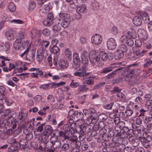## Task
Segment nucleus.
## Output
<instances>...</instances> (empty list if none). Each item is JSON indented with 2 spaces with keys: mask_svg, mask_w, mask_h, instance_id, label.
Listing matches in <instances>:
<instances>
[{
  "mask_svg": "<svg viewBox=\"0 0 152 152\" xmlns=\"http://www.w3.org/2000/svg\"><path fill=\"white\" fill-rule=\"evenodd\" d=\"M0 102L1 103V100H2L3 103H6V104L8 106H10L12 104V101L9 99L7 98H0Z\"/></svg>",
  "mask_w": 152,
  "mask_h": 152,
  "instance_id": "40",
  "label": "nucleus"
},
{
  "mask_svg": "<svg viewBox=\"0 0 152 152\" xmlns=\"http://www.w3.org/2000/svg\"><path fill=\"white\" fill-rule=\"evenodd\" d=\"M119 145H118L117 148H118L117 150H124V152H125L127 150V149H129V148L127 147L126 148L125 147V145L123 143H118Z\"/></svg>",
  "mask_w": 152,
  "mask_h": 152,
  "instance_id": "38",
  "label": "nucleus"
},
{
  "mask_svg": "<svg viewBox=\"0 0 152 152\" xmlns=\"http://www.w3.org/2000/svg\"><path fill=\"white\" fill-rule=\"evenodd\" d=\"M125 113L126 114L127 116H130L133 113V111L129 107H127Z\"/></svg>",
  "mask_w": 152,
  "mask_h": 152,
  "instance_id": "54",
  "label": "nucleus"
},
{
  "mask_svg": "<svg viewBox=\"0 0 152 152\" xmlns=\"http://www.w3.org/2000/svg\"><path fill=\"white\" fill-rule=\"evenodd\" d=\"M26 34L24 31H20L18 33H16V38L17 40L22 41L26 37Z\"/></svg>",
  "mask_w": 152,
  "mask_h": 152,
  "instance_id": "20",
  "label": "nucleus"
},
{
  "mask_svg": "<svg viewBox=\"0 0 152 152\" xmlns=\"http://www.w3.org/2000/svg\"><path fill=\"white\" fill-rule=\"evenodd\" d=\"M87 121H88V124H96L98 121V115L97 113H94L91 115L89 117H88Z\"/></svg>",
  "mask_w": 152,
  "mask_h": 152,
  "instance_id": "12",
  "label": "nucleus"
},
{
  "mask_svg": "<svg viewBox=\"0 0 152 152\" xmlns=\"http://www.w3.org/2000/svg\"><path fill=\"white\" fill-rule=\"evenodd\" d=\"M99 57L103 61H106L107 59L111 60L113 58V56H109L103 51H102L100 53Z\"/></svg>",
  "mask_w": 152,
  "mask_h": 152,
  "instance_id": "16",
  "label": "nucleus"
},
{
  "mask_svg": "<svg viewBox=\"0 0 152 152\" xmlns=\"http://www.w3.org/2000/svg\"><path fill=\"white\" fill-rule=\"evenodd\" d=\"M118 74H124L125 73L126 71V68L124 67H120L117 69Z\"/></svg>",
  "mask_w": 152,
  "mask_h": 152,
  "instance_id": "64",
  "label": "nucleus"
},
{
  "mask_svg": "<svg viewBox=\"0 0 152 152\" xmlns=\"http://www.w3.org/2000/svg\"><path fill=\"white\" fill-rule=\"evenodd\" d=\"M151 101L148 100L146 102L145 106L147 108V110H151L152 109V105H151Z\"/></svg>",
  "mask_w": 152,
  "mask_h": 152,
  "instance_id": "49",
  "label": "nucleus"
},
{
  "mask_svg": "<svg viewBox=\"0 0 152 152\" xmlns=\"http://www.w3.org/2000/svg\"><path fill=\"white\" fill-rule=\"evenodd\" d=\"M72 130L70 129V131L69 132H65V133L66 134H67V139H68L70 141L74 143L77 140V137L75 135V133L77 132L76 130V131H74V132Z\"/></svg>",
  "mask_w": 152,
  "mask_h": 152,
  "instance_id": "8",
  "label": "nucleus"
},
{
  "mask_svg": "<svg viewBox=\"0 0 152 152\" xmlns=\"http://www.w3.org/2000/svg\"><path fill=\"white\" fill-rule=\"evenodd\" d=\"M107 47L109 50H113L115 49L117 45L115 39L113 38H110L107 41Z\"/></svg>",
  "mask_w": 152,
  "mask_h": 152,
  "instance_id": "9",
  "label": "nucleus"
},
{
  "mask_svg": "<svg viewBox=\"0 0 152 152\" xmlns=\"http://www.w3.org/2000/svg\"><path fill=\"white\" fill-rule=\"evenodd\" d=\"M122 140L123 138L120 137L119 133H118L113 138L112 141L116 143H120V142Z\"/></svg>",
  "mask_w": 152,
  "mask_h": 152,
  "instance_id": "32",
  "label": "nucleus"
},
{
  "mask_svg": "<svg viewBox=\"0 0 152 152\" xmlns=\"http://www.w3.org/2000/svg\"><path fill=\"white\" fill-rule=\"evenodd\" d=\"M129 140L130 143L134 147L137 146L140 144V140L138 139L135 138L133 137H129Z\"/></svg>",
  "mask_w": 152,
  "mask_h": 152,
  "instance_id": "22",
  "label": "nucleus"
},
{
  "mask_svg": "<svg viewBox=\"0 0 152 152\" xmlns=\"http://www.w3.org/2000/svg\"><path fill=\"white\" fill-rule=\"evenodd\" d=\"M44 132L43 133L49 135L51 134L53 131V129L52 127L50 125H45L44 127Z\"/></svg>",
  "mask_w": 152,
  "mask_h": 152,
  "instance_id": "24",
  "label": "nucleus"
},
{
  "mask_svg": "<svg viewBox=\"0 0 152 152\" xmlns=\"http://www.w3.org/2000/svg\"><path fill=\"white\" fill-rule=\"evenodd\" d=\"M114 67L112 66L105 67L103 69L101 73L106 74L114 70Z\"/></svg>",
  "mask_w": 152,
  "mask_h": 152,
  "instance_id": "35",
  "label": "nucleus"
},
{
  "mask_svg": "<svg viewBox=\"0 0 152 152\" xmlns=\"http://www.w3.org/2000/svg\"><path fill=\"white\" fill-rule=\"evenodd\" d=\"M140 71V70L138 69H126V72H127V74L126 76L127 78L130 79L135 74H136L137 72Z\"/></svg>",
  "mask_w": 152,
  "mask_h": 152,
  "instance_id": "14",
  "label": "nucleus"
},
{
  "mask_svg": "<svg viewBox=\"0 0 152 152\" xmlns=\"http://www.w3.org/2000/svg\"><path fill=\"white\" fill-rule=\"evenodd\" d=\"M139 14L142 18L143 20L145 22V23L150 20L148 14L146 12L144 11L140 12Z\"/></svg>",
  "mask_w": 152,
  "mask_h": 152,
  "instance_id": "26",
  "label": "nucleus"
},
{
  "mask_svg": "<svg viewBox=\"0 0 152 152\" xmlns=\"http://www.w3.org/2000/svg\"><path fill=\"white\" fill-rule=\"evenodd\" d=\"M36 3L34 1H30L28 3V8L30 10H33L36 7Z\"/></svg>",
  "mask_w": 152,
  "mask_h": 152,
  "instance_id": "43",
  "label": "nucleus"
},
{
  "mask_svg": "<svg viewBox=\"0 0 152 152\" xmlns=\"http://www.w3.org/2000/svg\"><path fill=\"white\" fill-rule=\"evenodd\" d=\"M49 136V135H48L45 133H43L41 134V141H46V142H48V140Z\"/></svg>",
  "mask_w": 152,
  "mask_h": 152,
  "instance_id": "48",
  "label": "nucleus"
},
{
  "mask_svg": "<svg viewBox=\"0 0 152 152\" xmlns=\"http://www.w3.org/2000/svg\"><path fill=\"white\" fill-rule=\"evenodd\" d=\"M98 118L101 121L103 122L107 119V116L104 113H102L99 115Z\"/></svg>",
  "mask_w": 152,
  "mask_h": 152,
  "instance_id": "47",
  "label": "nucleus"
},
{
  "mask_svg": "<svg viewBox=\"0 0 152 152\" xmlns=\"http://www.w3.org/2000/svg\"><path fill=\"white\" fill-rule=\"evenodd\" d=\"M42 33L44 36L48 37L50 34V31L48 29L46 28L42 30Z\"/></svg>",
  "mask_w": 152,
  "mask_h": 152,
  "instance_id": "53",
  "label": "nucleus"
},
{
  "mask_svg": "<svg viewBox=\"0 0 152 152\" xmlns=\"http://www.w3.org/2000/svg\"><path fill=\"white\" fill-rule=\"evenodd\" d=\"M124 55V53L118 49L115 52L114 56L116 59L118 60L123 58Z\"/></svg>",
  "mask_w": 152,
  "mask_h": 152,
  "instance_id": "28",
  "label": "nucleus"
},
{
  "mask_svg": "<svg viewBox=\"0 0 152 152\" xmlns=\"http://www.w3.org/2000/svg\"><path fill=\"white\" fill-rule=\"evenodd\" d=\"M75 69H77V71L79 72L80 73H81V74L83 77L88 75L89 74V73L88 74L87 73L86 69L84 67L82 66L80 67L79 66L77 68Z\"/></svg>",
  "mask_w": 152,
  "mask_h": 152,
  "instance_id": "29",
  "label": "nucleus"
},
{
  "mask_svg": "<svg viewBox=\"0 0 152 152\" xmlns=\"http://www.w3.org/2000/svg\"><path fill=\"white\" fill-rule=\"evenodd\" d=\"M20 139L18 137L17 138H10L8 139V143L11 145L8 149L9 152H18V150L20 148L19 143V141H20Z\"/></svg>",
  "mask_w": 152,
  "mask_h": 152,
  "instance_id": "1",
  "label": "nucleus"
},
{
  "mask_svg": "<svg viewBox=\"0 0 152 152\" xmlns=\"http://www.w3.org/2000/svg\"><path fill=\"white\" fill-rule=\"evenodd\" d=\"M80 131L79 134L82 136L85 135L87 133V127L85 124H83L79 126Z\"/></svg>",
  "mask_w": 152,
  "mask_h": 152,
  "instance_id": "27",
  "label": "nucleus"
},
{
  "mask_svg": "<svg viewBox=\"0 0 152 152\" xmlns=\"http://www.w3.org/2000/svg\"><path fill=\"white\" fill-rule=\"evenodd\" d=\"M76 114L77 115L76 121H77L80 120H82L83 119L84 115L82 112H78L77 111V113H76Z\"/></svg>",
  "mask_w": 152,
  "mask_h": 152,
  "instance_id": "50",
  "label": "nucleus"
},
{
  "mask_svg": "<svg viewBox=\"0 0 152 152\" xmlns=\"http://www.w3.org/2000/svg\"><path fill=\"white\" fill-rule=\"evenodd\" d=\"M69 147V144L65 143L62 145L60 148V149L67 151Z\"/></svg>",
  "mask_w": 152,
  "mask_h": 152,
  "instance_id": "61",
  "label": "nucleus"
},
{
  "mask_svg": "<svg viewBox=\"0 0 152 152\" xmlns=\"http://www.w3.org/2000/svg\"><path fill=\"white\" fill-rule=\"evenodd\" d=\"M77 111H75L74 110L71 109L69 112V115L72 116L73 118L76 121V113Z\"/></svg>",
  "mask_w": 152,
  "mask_h": 152,
  "instance_id": "41",
  "label": "nucleus"
},
{
  "mask_svg": "<svg viewBox=\"0 0 152 152\" xmlns=\"http://www.w3.org/2000/svg\"><path fill=\"white\" fill-rule=\"evenodd\" d=\"M114 103L113 102L110 104H105L104 105L103 107L104 108L107 110H110L112 108Z\"/></svg>",
  "mask_w": 152,
  "mask_h": 152,
  "instance_id": "55",
  "label": "nucleus"
},
{
  "mask_svg": "<svg viewBox=\"0 0 152 152\" xmlns=\"http://www.w3.org/2000/svg\"><path fill=\"white\" fill-rule=\"evenodd\" d=\"M133 22L135 25L140 26L142 23V20L140 17L138 16H135L133 18Z\"/></svg>",
  "mask_w": 152,
  "mask_h": 152,
  "instance_id": "19",
  "label": "nucleus"
},
{
  "mask_svg": "<svg viewBox=\"0 0 152 152\" xmlns=\"http://www.w3.org/2000/svg\"><path fill=\"white\" fill-rule=\"evenodd\" d=\"M81 58H89L90 55L89 53L86 51H84L82 53L81 56Z\"/></svg>",
  "mask_w": 152,
  "mask_h": 152,
  "instance_id": "62",
  "label": "nucleus"
},
{
  "mask_svg": "<svg viewBox=\"0 0 152 152\" xmlns=\"http://www.w3.org/2000/svg\"><path fill=\"white\" fill-rule=\"evenodd\" d=\"M8 7L9 10L11 12H14L16 9L14 4L12 2H10L9 3Z\"/></svg>",
  "mask_w": 152,
  "mask_h": 152,
  "instance_id": "42",
  "label": "nucleus"
},
{
  "mask_svg": "<svg viewBox=\"0 0 152 152\" xmlns=\"http://www.w3.org/2000/svg\"><path fill=\"white\" fill-rule=\"evenodd\" d=\"M27 114L26 113L21 112V113L19 114L18 118L20 120L24 122L27 118Z\"/></svg>",
  "mask_w": 152,
  "mask_h": 152,
  "instance_id": "39",
  "label": "nucleus"
},
{
  "mask_svg": "<svg viewBox=\"0 0 152 152\" xmlns=\"http://www.w3.org/2000/svg\"><path fill=\"white\" fill-rule=\"evenodd\" d=\"M118 50L122 51L124 53L127 51V47L126 45L123 44L120 45Z\"/></svg>",
  "mask_w": 152,
  "mask_h": 152,
  "instance_id": "59",
  "label": "nucleus"
},
{
  "mask_svg": "<svg viewBox=\"0 0 152 152\" xmlns=\"http://www.w3.org/2000/svg\"><path fill=\"white\" fill-rule=\"evenodd\" d=\"M65 84V83L64 82H61L57 83L53 82L48 83V84H43L41 85L39 87V88L44 90H47L50 89V88H56L59 87L61 86L64 85Z\"/></svg>",
  "mask_w": 152,
  "mask_h": 152,
  "instance_id": "3",
  "label": "nucleus"
},
{
  "mask_svg": "<svg viewBox=\"0 0 152 152\" xmlns=\"http://www.w3.org/2000/svg\"><path fill=\"white\" fill-rule=\"evenodd\" d=\"M99 54L95 51L91 52L90 55L89 60L90 62L93 64H94L100 61Z\"/></svg>",
  "mask_w": 152,
  "mask_h": 152,
  "instance_id": "5",
  "label": "nucleus"
},
{
  "mask_svg": "<svg viewBox=\"0 0 152 152\" xmlns=\"http://www.w3.org/2000/svg\"><path fill=\"white\" fill-rule=\"evenodd\" d=\"M51 136L52 139L54 138L55 139L53 140H52L50 142L51 144V147H53L54 150V149L59 148L60 147L61 145V142L60 140H58L57 137L55 136L54 134H53V136Z\"/></svg>",
  "mask_w": 152,
  "mask_h": 152,
  "instance_id": "6",
  "label": "nucleus"
},
{
  "mask_svg": "<svg viewBox=\"0 0 152 152\" xmlns=\"http://www.w3.org/2000/svg\"><path fill=\"white\" fill-rule=\"evenodd\" d=\"M88 89V88L84 85H79L78 88V90L79 92H86Z\"/></svg>",
  "mask_w": 152,
  "mask_h": 152,
  "instance_id": "44",
  "label": "nucleus"
},
{
  "mask_svg": "<svg viewBox=\"0 0 152 152\" xmlns=\"http://www.w3.org/2000/svg\"><path fill=\"white\" fill-rule=\"evenodd\" d=\"M73 59L75 64L73 67L74 68H77L79 67L80 64V58L77 53H75L73 54Z\"/></svg>",
  "mask_w": 152,
  "mask_h": 152,
  "instance_id": "13",
  "label": "nucleus"
},
{
  "mask_svg": "<svg viewBox=\"0 0 152 152\" xmlns=\"http://www.w3.org/2000/svg\"><path fill=\"white\" fill-rule=\"evenodd\" d=\"M70 86L72 88H75L79 86V83L77 82H74L73 80H72L70 84Z\"/></svg>",
  "mask_w": 152,
  "mask_h": 152,
  "instance_id": "63",
  "label": "nucleus"
},
{
  "mask_svg": "<svg viewBox=\"0 0 152 152\" xmlns=\"http://www.w3.org/2000/svg\"><path fill=\"white\" fill-rule=\"evenodd\" d=\"M142 118L139 116L137 117L136 118L135 120V122L136 124L137 125L140 126V125L142 124Z\"/></svg>",
  "mask_w": 152,
  "mask_h": 152,
  "instance_id": "60",
  "label": "nucleus"
},
{
  "mask_svg": "<svg viewBox=\"0 0 152 152\" xmlns=\"http://www.w3.org/2000/svg\"><path fill=\"white\" fill-rule=\"evenodd\" d=\"M5 35L8 40L12 41L16 38V31L12 29L8 30L5 31Z\"/></svg>",
  "mask_w": 152,
  "mask_h": 152,
  "instance_id": "4",
  "label": "nucleus"
},
{
  "mask_svg": "<svg viewBox=\"0 0 152 152\" xmlns=\"http://www.w3.org/2000/svg\"><path fill=\"white\" fill-rule=\"evenodd\" d=\"M22 46L24 48H26L27 50H29L31 47L30 45L29 44V42L28 40L24 41Z\"/></svg>",
  "mask_w": 152,
  "mask_h": 152,
  "instance_id": "51",
  "label": "nucleus"
},
{
  "mask_svg": "<svg viewBox=\"0 0 152 152\" xmlns=\"http://www.w3.org/2000/svg\"><path fill=\"white\" fill-rule=\"evenodd\" d=\"M132 128L133 129H135L134 130H133V133L134 134H138L139 133H141V132L142 131L141 129H140L139 127H137L136 125L133 124L132 126Z\"/></svg>",
  "mask_w": 152,
  "mask_h": 152,
  "instance_id": "34",
  "label": "nucleus"
},
{
  "mask_svg": "<svg viewBox=\"0 0 152 152\" xmlns=\"http://www.w3.org/2000/svg\"><path fill=\"white\" fill-rule=\"evenodd\" d=\"M10 23L14 24H21L23 23V21L20 19H13L11 21Z\"/></svg>",
  "mask_w": 152,
  "mask_h": 152,
  "instance_id": "57",
  "label": "nucleus"
},
{
  "mask_svg": "<svg viewBox=\"0 0 152 152\" xmlns=\"http://www.w3.org/2000/svg\"><path fill=\"white\" fill-rule=\"evenodd\" d=\"M86 6L85 4H82L76 6V12L78 13H83L86 11Z\"/></svg>",
  "mask_w": 152,
  "mask_h": 152,
  "instance_id": "18",
  "label": "nucleus"
},
{
  "mask_svg": "<svg viewBox=\"0 0 152 152\" xmlns=\"http://www.w3.org/2000/svg\"><path fill=\"white\" fill-rule=\"evenodd\" d=\"M70 17V16L68 14L60 13H59V17H57L55 20L56 21L60 22V21H63L66 19H69Z\"/></svg>",
  "mask_w": 152,
  "mask_h": 152,
  "instance_id": "15",
  "label": "nucleus"
},
{
  "mask_svg": "<svg viewBox=\"0 0 152 152\" xmlns=\"http://www.w3.org/2000/svg\"><path fill=\"white\" fill-rule=\"evenodd\" d=\"M11 112V110L10 109L4 110L3 109V106L2 103L0 102V117L1 118H4L5 117L8 115Z\"/></svg>",
  "mask_w": 152,
  "mask_h": 152,
  "instance_id": "11",
  "label": "nucleus"
},
{
  "mask_svg": "<svg viewBox=\"0 0 152 152\" xmlns=\"http://www.w3.org/2000/svg\"><path fill=\"white\" fill-rule=\"evenodd\" d=\"M48 143L46 141H41L39 144V146L38 145L37 143L36 142H34L32 143L31 145H33L34 146V148L36 149H39L40 150L43 151L44 149H46L47 148V144Z\"/></svg>",
  "mask_w": 152,
  "mask_h": 152,
  "instance_id": "10",
  "label": "nucleus"
},
{
  "mask_svg": "<svg viewBox=\"0 0 152 152\" xmlns=\"http://www.w3.org/2000/svg\"><path fill=\"white\" fill-rule=\"evenodd\" d=\"M69 23L70 21L69 19H66L63 20V21L61 23V25L64 28H66L69 26Z\"/></svg>",
  "mask_w": 152,
  "mask_h": 152,
  "instance_id": "37",
  "label": "nucleus"
},
{
  "mask_svg": "<svg viewBox=\"0 0 152 152\" xmlns=\"http://www.w3.org/2000/svg\"><path fill=\"white\" fill-rule=\"evenodd\" d=\"M35 52L34 50L29 51L28 52L26 59L29 61H33L34 60V57L35 55Z\"/></svg>",
  "mask_w": 152,
  "mask_h": 152,
  "instance_id": "17",
  "label": "nucleus"
},
{
  "mask_svg": "<svg viewBox=\"0 0 152 152\" xmlns=\"http://www.w3.org/2000/svg\"><path fill=\"white\" fill-rule=\"evenodd\" d=\"M58 64L59 66L62 68H66L69 66V64L66 60H59Z\"/></svg>",
  "mask_w": 152,
  "mask_h": 152,
  "instance_id": "21",
  "label": "nucleus"
},
{
  "mask_svg": "<svg viewBox=\"0 0 152 152\" xmlns=\"http://www.w3.org/2000/svg\"><path fill=\"white\" fill-rule=\"evenodd\" d=\"M56 23L53 26L52 30L53 32L57 34L61 29L60 22L56 21Z\"/></svg>",
  "mask_w": 152,
  "mask_h": 152,
  "instance_id": "23",
  "label": "nucleus"
},
{
  "mask_svg": "<svg viewBox=\"0 0 152 152\" xmlns=\"http://www.w3.org/2000/svg\"><path fill=\"white\" fill-rule=\"evenodd\" d=\"M65 55L66 57L71 59L72 57V53L71 50L69 49H66L65 51Z\"/></svg>",
  "mask_w": 152,
  "mask_h": 152,
  "instance_id": "45",
  "label": "nucleus"
},
{
  "mask_svg": "<svg viewBox=\"0 0 152 152\" xmlns=\"http://www.w3.org/2000/svg\"><path fill=\"white\" fill-rule=\"evenodd\" d=\"M23 45L22 42L16 39L13 44V47L16 50H18Z\"/></svg>",
  "mask_w": 152,
  "mask_h": 152,
  "instance_id": "30",
  "label": "nucleus"
},
{
  "mask_svg": "<svg viewBox=\"0 0 152 152\" xmlns=\"http://www.w3.org/2000/svg\"><path fill=\"white\" fill-rule=\"evenodd\" d=\"M0 48L4 51H7L10 48V44L9 42H1L0 43Z\"/></svg>",
  "mask_w": 152,
  "mask_h": 152,
  "instance_id": "25",
  "label": "nucleus"
},
{
  "mask_svg": "<svg viewBox=\"0 0 152 152\" xmlns=\"http://www.w3.org/2000/svg\"><path fill=\"white\" fill-rule=\"evenodd\" d=\"M44 58V54L41 52H37L36 57V59L39 63L40 64Z\"/></svg>",
  "mask_w": 152,
  "mask_h": 152,
  "instance_id": "31",
  "label": "nucleus"
},
{
  "mask_svg": "<svg viewBox=\"0 0 152 152\" xmlns=\"http://www.w3.org/2000/svg\"><path fill=\"white\" fill-rule=\"evenodd\" d=\"M25 137V135H20L18 137V138H19L20 139V141H19V144L20 146V145H24L26 144L27 140L24 139L23 138Z\"/></svg>",
  "mask_w": 152,
  "mask_h": 152,
  "instance_id": "36",
  "label": "nucleus"
},
{
  "mask_svg": "<svg viewBox=\"0 0 152 152\" xmlns=\"http://www.w3.org/2000/svg\"><path fill=\"white\" fill-rule=\"evenodd\" d=\"M5 88L3 86H0V98H2L4 97V94L5 91Z\"/></svg>",
  "mask_w": 152,
  "mask_h": 152,
  "instance_id": "56",
  "label": "nucleus"
},
{
  "mask_svg": "<svg viewBox=\"0 0 152 152\" xmlns=\"http://www.w3.org/2000/svg\"><path fill=\"white\" fill-rule=\"evenodd\" d=\"M34 124L33 121L32 120H30L29 121H28L27 125L26 127L28 128V129H32L33 126H34Z\"/></svg>",
  "mask_w": 152,
  "mask_h": 152,
  "instance_id": "52",
  "label": "nucleus"
},
{
  "mask_svg": "<svg viewBox=\"0 0 152 152\" xmlns=\"http://www.w3.org/2000/svg\"><path fill=\"white\" fill-rule=\"evenodd\" d=\"M75 120L72 116H70L68 114L67 117L68 124H65L62 126V129L65 132H69L70 129L72 130L74 132V131H76V124L75 123Z\"/></svg>",
  "mask_w": 152,
  "mask_h": 152,
  "instance_id": "2",
  "label": "nucleus"
},
{
  "mask_svg": "<svg viewBox=\"0 0 152 152\" xmlns=\"http://www.w3.org/2000/svg\"><path fill=\"white\" fill-rule=\"evenodd\" d=\"M102 40L101 35L99 34H96L91 38L92 43L96 45H98L101 43Z\"/></svg>",
  "mask_w": 152,
  "mask_h": 152,
  "instance_id": "7",
  "label": "nucleus"
},
{
  "mask_svg": "<svg viewBox=\"0 0 152 152\" xmlns=\"http://www.w3.org/2000/svg\"><path fill=\"white\" fill-rule=\"evenodd\" d=\"M146 53V50H143L142 51H140L138 50L136 51L134 53V55L136 56V58H137L143 56L145 54V53Z\"/></svg>",
  "mask_w": 152,
  "mask_h": 152,
  "instance_id": "33",
  "label": "nucleus"
},
{
  "mask_svg": "<svg viewBox=\"0 0 152 152\" xmlns=\"http://www.w3.org/2000/svg\"><path fill=\"white\" fill-rule=\"evenodd\" d=\"M146 130L148 132L151 134L152 137V124H149L146 126Z\"/></svg>",
  "mask_w": 152,
  "mask_h": 152,
  "instance_id": "58",
  "label": "nucleus"
},
{
  "mask_svg": "<svg viewBox=\"0 0 152 152\" xmlns=\"http://www.w3.org/2000/svg\"><path fill=\"white\" fill-rule=\"evenodd\" d=\"M147 111L148 110H146L144 109H140V114L139 116L142 118H144L146 116Z\"/></svg>",
  "mask_w": 152,
  "mask_h": 152,
  "instance_id": "46",
  "label": "nucleus"
}]
</instances>
